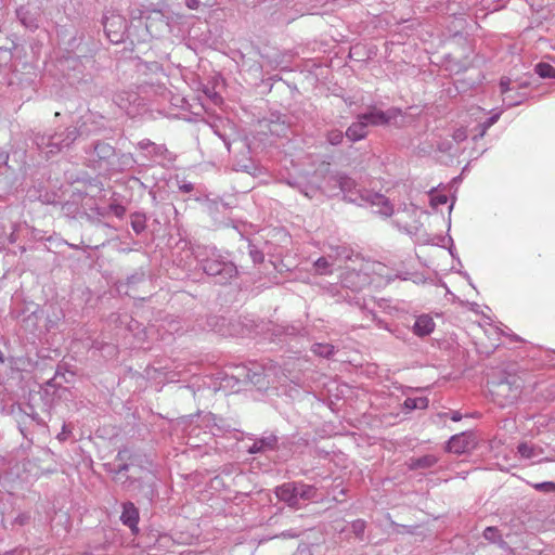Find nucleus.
Returning <instances> with one entry per match:
<instances>
[{"instance_id":"f257e3e1","label":"nucleus","mask_w":555,"mask_h":555,"mask_svg":"<svg viewBox=\"0 0 555 555\" xmlns=\"http://www.w3.org/2000/svg\"><path fill=\"white\" fill-rule=\"evenodd\" d=\"M95 115L91 112L86 113L81 116L80 120L77 121L78 127H68L59 132H44L38 133L35 137V143L42 153L48 157L55 155L70 146L75 140L81 134H89L95 130V127H90L89 124H93Z\"/></svg>"},{"instance_id":"f03ea898","label":"nucleus","mask_w":555,"mask_h":555,"mask_svg":"<svg viewBox=\"0 0 555 555\" xmlns=\"http://www.w3.org/2000/svg\"><path fill=\"white\" fill-rule=\"evenodd\" d=\"M527 85L513 82L509 78L503 77L500 80V92L502 95L503 108H492L488 111V128L495 124L504 108H511L524 103L528 96L524 91Z\"/></svg>"},{"instance_id":"7ed1b4c3","label":"nucleus","mask_w":555,"mask_h":555,"mask_svg":"<svg viewBox=\"0 0 555 555\" xmlns=\"http://www.w3.org/2000/svg\"><path fill=\"white\" fill-rule=\"evenodd\" d=\"M137 21L138 28L144 25V33L138 34L139 41H146L149 38H159L167 33H170V25L162 11L154 10L140 15L133 16V22Z\"/></svg>"},{"instance_id":"20e7f679","label":"nucleus","mask_w":555,"mask_h":555,"mask_svg":"<svg viewBox=\"0 0 555 555\" xmlns=\"http://www.w3.org/2000/svg\"><path fill=\"white\" fill-rule=\"evenodd\" d=\"M204 253L196 251V258L202 264L203 270L208 275L217 276L219 283H225L228 280L236 275V268L232 262H227L221 259L215 250H205L207 258H202Z\"/></svg>"},{"instance_id":"39448f33","label":"nucleus","mask_w":555,"mask_h":555,"mask_svg":"<svg viewBox=\"0 0 555 555\" xmlns=\"http://www.w3.org/2000/svg\"><path fill=\"white\" fill-rule=\"evenodd\" d=\"M103 26L108 40L113 43H119L127 37H135L138 26L132 22L128 26L125 17L116 12H107L103 18Z\"/></svg>"},{"instance_id":"423d86ee","label":"nucleus","mask_w":555,"mask_h":555,"mask_svg":"<svg viewBox=\"0 0 555 555\" xmlns=\"http://www.w3.org/2000/svg\"><path fill=\"white\" fill-rule=\"evenodd\" d=\"M116 156L115 149L105 142H98L89 153V162L94 169L108 171L113 159Z\"/></svg>"},{"instance_id":"0eeeda50","label":"nucleus","mask_w":555,"mask_h":555,"mask_svg":"<svg viewBox=\"0 0 555 555\" xmlns=\"http://www.w3.org/2000/svg\"><path fill=\"white\" fill-rule=\"evenodd\" d=\"M361 197L375 214L390 217L395 211L393 205L384 194L365 191Z\"/></svg>"},{"instance_id":"6e6552de","label":"nucleus","mask_w":555,"mask_h":555,"mask_svg":"<svg viewBox=\"0 0 555 555\" xmlns=\"http://www.w3.org/2000/svg\"><path fill=\"white\" fill-rule=\"evenodd\" d=\"M326 182L328 184H334L333 188L327 185L324 186V192L328 193L330 195H336L338 191L345 195H348L357 186V183L353 179L340 172L328 176Z\"/></svg>"},{"instance_id":"1a4fd4ad","label":"nucleus","mask_w":555,"mask_h":555,"mask_svg":"<svg viewBox=\"0 0 555 555\" xmlns=\"http://www.w3.org/2000/svg\"><path fill=\"white\" fill-rule=\"evenodd\" d=\"M399 114V111L396 108L388 109L387 112L379 111L377 108H373L367 113L361 114V117L367 121V126H380L388 124L391 119H393Z\"/></svg>"},{"instance_id":"9d476101","label":"nucleus","mask_w":555,"mask_h":555,"mask_svg":"<svg viewBox=\"0 0 555 555\" xmlns=\"http://www.w3.org/2000/svg\"><path fill=\"white\" fill-rule=\"evenodd\" d=\"M521 389L520 385L516 384V380L514 382H501L498 385V389L495 391H491V395H504L505 396V402H500V404H512L514 403L520 396Z\"/></svg>"},{"instance_id":"9b49d317","label":"nucleus","mask_w":555,"mask_h":555,"mask_svg":"<svg viewBox=\"0 0 555 555\" xmlns=\"http://www.w3.org/2000/svg\"><path fill=\"white\" fill-rule=\"evenodd\" d=\"M490 336H495V341L488 343V348L491 347L493 350L500 347L502 343H500V338L504 337L505 339H508L511 343L513 341H522L521 337H519L516 334L507 333L502 327H500L496 324H493L490 322V318L488 317V340H490Z\"/></svg>"},{"instance_id":"f8f14e48","label":"nucleus","mask_w":555,"mask_h":555,"mask_svg":"<svg viewBox=\"0 0 555 555\" xmlns=\"http://www.w3.org/2000/svg\"><path fill=\"white\" fill-rule=\"evenodd\" d=\"M517 453L521 459L537 463L553 461L550 457H542L543 449L529 442L519 443L517 447Z\"/></svg>"},{"instance_id":"ddd939ff","label":"nucleus","mask_w":555,"mask_h":555,"mask_svg":"<svg viewBox=\"0 0 555 555\" xmlns=\"http://www.w3.org/2000/svg\"><path fill=\"white\" fill-rule=\"evenodd\" d=\"M276 496L286 502L289 506H298V482H286L278 487L275 490Z\"/></svg>"},{"instance_id":"4468645a","label":"nucleus","mask_w":555,"mask_h":555,"mask_svg":"<svg viewBox=\"0 0 555 555\" xmlns=\"http://www.w3.org/2000/svg\"><path fill=\"white\" fill-rule=\"evenodd\" d=\"M341 255H343V253H340V249L336 248L334 250V254H330L327 256L318 258L313 263L314 272L320 275L332 274L335 261Z\"/></svg>"},{"instance_id":"2eb2a0df","label":"nucleus","mask_w":555,"mask_h":555,"mask_svg":"<svg viewBox=\"0 0 555 555\" xmlns=\"http://www.w3.org/2000/svg\"><path fill=\"white\" fill-rule=\"evenodd\" d=\"M473 447V440L470 435L465 433L454 435L447 444V449L450 452L461 454L467 452Z\"/></svg>"},{"instance_id":"dca6fc26","label":"nucleus","mask_w":555,"mask_h":555,"mask_svg":"<svg viewBox=\"0 0 555 555\" xmlns=\"http://www.w3.org/2000/svg\"><path fill=\"white\" fill-rule=\"evenodd\" d=\"M435 327V321L429 314H421L416 318L412 331L416 336L424 337L431 334Z\"/></svg>"},{"instance_id":"f3484780","label":"nucleus","mask_w":555,"mask_h":555,"mask_svg":"<svg viewBox=\"0 0 555 555\" xmlns=\"http://www.w3.org/2000/svg\"><path fill=\"white\" fill-rule=\"evenodd\" d=\"M120 520L124 525L128 526L132 532L138 531L139 512L133 503H125Z\"/></svg>"},{"instance_id":"a211bd4d","label":"nucleus","mask_w":555,"mask_h":555,"mask_svg":"<svg viewBox=\"0 0 555 555\" xmlns=\"http://www.w3.org/2000/svg\"><path fill=\"white\" fill-rule=\"evenodd\" d=\"M367 135V121H365L361 115L358 116L357 121L352 122L346 130V137L357 142L364 139Z\"/></svg>"},{"instance_id":"6ab92c4d","label":"nucleus","mask_w":555,"mask_h":555,"mask_svg":"<svg viewBox=\"0 0 555 555\" xmlns=\"http://www.w3.org/2000/svg\"><path fill=\"white\" fill-rule=\"evenodd\" d=\"M134 159L131 154H120L113 159L108 172L124 171L133 166Z\"/></svg>"},{"instance_id":"aec40b11","label":"nucleus","mask_w":555,"mask_h":555,"mask_svg":"<svg viewBox=\"0 0 555 555\" xmlns=\"http://www.w3.org/2000/svg\"><path fill=\"white\" fill-rule=\"evenodd\" d=\"M17 17L21 23L29 29H36L38 27V18L37 13L30 12V10L26 7H21L16 11Z\"/></svg>"},{"instance_id":"412c9836","label":"nucleus","mask_w":555,"mask_h":555,"mask_svg":"<svg viewBox=\"0 0 555 555\" xmlns=\"http://www.w3.org/2000/svg\"><path fill=\"white\" fill-rule=\"evenodd\" d=\"M249 155V149L247 147L246 153L243 155L242 159H237L234 163V169L236 171H245L248 173H251L256 170V166L253 162V159L248 156Z\"/></svg>"},{"instance_id":"4be33fe9","label":"nucleus","mask_w":555,"mask_h":555,"mask_svg":"<svg viewBox=\"0 0 555 555\" xmlns=\"http://www.w3.org/2000/svg\"><path fill=\"white\" fill-rule=\"evenodd\" d=\"M403 406L408 411L424 410L428 406V399L426 397L406 398Z\"/></svg>"},{"instance_id":"5701e85b","label":"nucleus","mask_w":555,"mask_h":555,"mask_svg":"<svg viewBox=\"0 0 555 555\" xmlns=\"http://www.w3.org/2000/svg\"><path fill=\"white\" fill-rule=\"evenodd\" d=\"M437 463V457L435 455L428 454L422 457L411 460L410 467L412 469L417 468H429Z\"/></svg>"},{"instance_id":"b1692460","label":"nucleus","mask_w":555,"mask_h":555,"mask_svg":"<svg viewBox=\"0 0 555 555\" xmlns=\"http://www.w3.org/2000/svg\"><path fill=\"white\" fill-rule=\"evenodd\" d=\"M317 489L313 486L298 482V505L300 501H308L315 499Z\"/></svg>"},{"instance_id":"393cba45","label":"nucleus","mask_w":555,"mask_h":555,"mask_svg":"<svg viewBox=\"0 0 555 555\" xmlns=\"http://www.w3.org/2000/svg\"><path fill=\"white\" fill-rule=\"evenodd\" d=\"M534 72L541 78L555 79V67L548 63H538L534 67Z\"/></svg>"},{"instance_id":"a878e982","label":"nucleus","mask_w":555,"mask_h":555,"mask_svg":"<svg viewBox=\"0 0 555 555\" xmlns=\"http://www.w3.org/2000/svg\"><path fill=\"white\" fill-rule=\"evenodd\" d=\"M334 346L330 344H314L312 346V351L324 358H330L332 354H334Z\"/></svg>"},{"instance_id":"bb28decb","label":"nucleus","mask_w":555,"mask_h":555,"mask_svg":"<svg viewBox=\"0 0 555 555\" xmlns=\"http://www.w3.org/2000/svg\"><path fill=\"white\" fill-rule=\"evenodd\" d=\"M131 228L137 234L143 232L146 228V219L143 215L134 214L131 216Z\"/></svg>"},{"instance_id":"cd10ccee","label":"nucleus","mask_w":555,"mask_h":555,"mask_svg":"<svg viewBox=\"0 0 555 555\" xmlns=\"http://www.w3.org/2000/svg\"><path fill=\"white\" fill-rule=\"evenodd\" d=\"M343 139H344V133H343V131H340L338 129L331 130L326 134V141L331 145H338V144H340L343 142Z\"/></svg>"},{"instance_id":"c85d7f7f","label":"nucleus","mask_w":555,"mask_h":555,"mask_svg":"<svg viewBox=\"0 0 555 555\" xmlns=\"http://www.w3.org/2000/svg\"><path fill=\"white\" fill-rule=\"evenodd\" d=\"M532 488L539 492L551 493L555 492V482L554 481H542L537 483H531Z\"/></svg>"},{"instance_id":"c756f323","label":"nucleus","mask_w":555,"mask_h":555,"mask_svg":"<svg viewBox=\"0 0 555 555\" xmlns=\"http://www.w3.org/2000/svg\"><path fill=\"white\" fill-rule=\"evenodd\" d=\"M448 203V196L446 194H441L435 191L430 192V205L434 208L439 207L440 205H444Z\"/></svg>"},{"instance_id":"7c9ffc66","label":"nucleus","mask_w":555,"mask_h":555,"mask_svg":"<svg viewBox=\"0 0 555 555\" xmlns=\"http://www.w3.org/2000/svg\"><path fill=\"white\" fill-rule=\"evenodd\" d=\"M204 93L215 105H219L222 101L221 96L214 89L206 88Z\"/></svg>"},{"instance_id":"2f4dec72","label":"nucleus","mask_w":555,"mask_h":555,"mask_svg":"<svg viewBox=\"0 0 555 555\" xmlns=\"http://www.w3.org/2000/svg\"><path fill=\"white\" fill-rule=\"evenodd\" d=\"M365 529V522L364 520L357 519L352 522V530L357 535L363 534Z\"/></svg>"},{"instance_id":"473e14b6","label":"nucleus","mask_w":555,"mask_h":555,"mask_svg":"<svg viewBox=\"0 0 555 555\" xmlns=\"http://www.w3.org/2000/svg\"><path fill=\"white\" fill-rule=\"evenodd\" d=\"M468 137V132H467V129L465 128H459L454 131L453 133V139L456 141V142H462L464 141L466 138Z\"/></svg>"},{"instance_id":"72a5a7b5","label":"nucleus","mask_w":555,"mask_h":555,"mask_svg":"<svg viewBox=\"0 0 555 555\" xmlns=\"http://www.w3.org/2000/svg\"><path fill=\"white\" fill-rule=\"evenodd\" d=\"M260 443L264 447V449H273L276 443V437L270 436V437L260 439Z\"/></svg>"},{"instance_id":"f704fd0d","label":"nucleus","mask_w":555,"mask_h":555,"mask_svg":"<svg viewBox=\"0 0 555 555\" xmlns=\"http://www.w3.org/2000/svg\"><path fill=\"white\" fill-rule=\"evenodd\" d=\"M477 132L475 134H472L473 140H477L478 138H482L486 133V124L479 122L476 127Z\"/></svg>"},{"instance_id":"c9c22d12","label":"nucleus","mask_w":555,"mask_h":555,"mask_svg":"<svg viewBox=\"0 0 555 555\" xmlns=\"http://www.w3.org/2000/svg\"><path fill=\"white\" fill-rule=\"evenodd\" d=\"M168 151L164 145H156L154 143L153 150L150 151V154H153L155 156H163Z\"/></svg>"},{"instance_id":"e433bc0d","label":"nucleus","mask_w":555,"mask_h":555,"mask_svg":"<svg viewBox=\"0 0 555 555\" xmlns=\"http://www.w3.org/2000/svg\"><path fill=\"white\" fill-rule=\"evenodd\" d=\"M153 146H154V143L151 142L150 140H142L139 142V147L141 150H146L150 152L151 150H153Z\"/></svg>"},{"instance_id":"4c0bfd02","label":"nucleus","mask_w":555,"mask_h":555,"mask_svg":"<svg viewBox=\"0 0 555 555\" xmlns=\"http://www.w3.org/2000/svg\"><path fill=\"white\" fill-rule=\"evenodd\" d=\"M264 447L260 443V440L259 441H256L249 449V452L250 453H258V452H261V451H264Z\"/></svg>"},{"instance_id":"58836bf2","label":"nucleus","mask_w":555,"mask_h":555,"mask_svg":"<svg viewBox=\"0 0 555 555\" xmlns=\"http://www.w3.org/2000/svg\"><path fill=\"white\" fill-rule=\"evenodd\" d=\"M201 0H185V4L191 10L198 9Z\"/></svg>"},{"instance_id":"ea45409f","label":"nucleus","mask_w":555,"mask_h":555,"mask_svg":"<svg viewBox=\"0 0 555 555\" xmlns=\"http://www.w3.org/2000/svg\"><path fill=\"white\" fill-rule=\"evenodd\" d=\"M179 189L184 193H189L193 190V184L191 182H183L179 185Z\"/></svg>"},{"instance_id":"a19ab883","label":"nucleus","mask_w":555,"mask_h":555,"mask_svg":"<svg viewBox=\"0 0 555 555\" xmlns=\"http://www.w3.org/2000/svg\"><path fill=\"white\" fill-rule=\"evenodd\" d=\"M302 194H305L307 197H313L317 190L313 188H306V189H299Z\"/></svg>"},{"instance_id":"79ce46f5","label":"nucleus","mask_w":555,"mask_h":555,"mask_svg":"<svg viewBox=\"0 0 555 555\" xmlns=\"http://www.w3.org/2000/svg\"><path fill=\"white\" fill-rule=\"evenodd\" d=\"M246 378L255 385L259 384L260 382V375L257 373H253V375L247 374Z\"/></svg>"},{"instance_id":"37998d69","label":"nucleus","mask_w":555,"mask_h":555,"mask_svg":"<svg viewBox=\"0 0 555 555\" xmlns=\"http://www.w3.org/2000/svg\"><path fill=\"white\" fill-rule=\"evenodd\" d=\"M250 255H251L253 260H254L255 262L261 261V260H262V257H263V256H262V254H261L260 251H257V250H255V251H254V250H250Z\"/></svg>"},{"instance_id":"c03bdc74","label":"nucleus","mask_w":555,"mask_h":555,"mask_svg":"<svg viewBox=\"0 0 555 555\" xmlns=\"http://www.w3.org/2000/svg\"><path fill=\"white\" fill-rule=\"evenodd\" d=\"M487 531H488V541H490V540L493 539V537H494V534L496 532V528L488 526Z\"/></svg>"},{"instance_id":"a18cd8bd","label":"nucleus","mask_w":555,"mask_h":555,"mask_svg":"<svg viewBox=\"0 0 555 555\" xmlns=\"http://www.w3.org/2000/svg\"><path fill=\"white\" fill-rule=\"evenodd\" d=\"M281 535L283 538H296V537L299 535V533L295 532V531H284V532L281 533Z\"/></svg>"},{"instance_id":"49530a36","label":"nucleus","mask_w":555,"mask_h":555,"mask_svg":"<svg viewBox=\"0 0 555 555\" xmlns=\"http://www.w3.org/2000/svg\"><path fill=\"white\" fill-rule=\"evenodd\" d=\"M450 418L453 421V422H459L462 420V414L457 411H454L451 413V416Z\"/></svg>"},{"instance_id":"de8ad7c7","label":"nucleus","mask_w":555,"mask_h":555,"mask_svg":"<svg viewBox=\"0 0 555 555\" xmlns=\"http://www.w3.org/2000/svg\"><path fill=\"white\" fill-rule=\"evenodd\" d=\"M3 555H28V552L26 550H21V551L8 552Z\"/></svg>"},{"instance_id":"09e8293b","label":"nucleus","mask_w":555,"mask_h":555,"mask_svg":"<svg viewBox=\"0 0 555 555\" xmlns=\"http://www.w3.org/2000/svg\"><path fill=\"white\" fill-rule=\"evenodd\" d=\"M28 520V516L26 515H20L16 517L15 522H18L20 525H24Z\"/></svg>"},{"instance_id":"8fccbe9b","label":"nucleus","mask_w":555,"mask_h":555,"mask_svg":"<svg viewBox=\"0 0 555 555\" xmlns=\"http://www.w3.org/2000/svg\"><path fill=\"white\" fill-rule=\"evenodd\" d=\"M405 209L411 211V212H413V214H415L417 211V209L413 205H411L410 207L405 206Z\"/></svg>"},{"instance_id":"3c124183","label":"nucleus","mask_w":555,"mask_h":555,"mask_svg":"<svg viewBox=\"0 0 555 555\" xmlns=\"http://www.w3.org/2000/svg\"><path fill=\"white\" fill-rule=\"evenodd\" d=\"M128 469V465L127 464H124L119 467L118 469V474L121 473L122 470H127Z\"/></svg>"},{"instance_id":"603ef678","label":"nucleus","mask_w":555,"mask_h":555,"mask_svg":"<svg viewBox=\"0 0 555 555\" xmlns=\"http://www.w3.org/2000/svg\"><path fill=\"white\" fill-rule=\"evenodd\" d=\"M0 363H4V356L2 351H0Z\"/></svg>"},{"instance_id":"864d4df0","label":"nucleus","mask_w":555,"mask_h":555,"mask_svg":"<svg viewBox=\"0 0 555 555\" xmlns=\"http://www.w3.org/2000/svg\"><path fill=\"white\" fill-rule=\"evenodd\" d=\"M28 416H30L34 421H37V416H38V415H37V414H35V413H31V414H28Z\"/></svg>"},{"instance_id":"5fc2aeb1","label":"nucleus","mask_w":555,"mask_h":555,"mask_svg":"<svg viewBox=\"0 0 555 555\" xmlns=\"http://www.w3.org/2000/svg\"><path fill=\"white\" fill-rule=\"evenodd\" d=\"M234 143H237V141H235ZM238 144H241L243 147H247V145L243 141H238Z\"/></svg>"},{"instance_id":"6e6d98bb","label":"nucleus","mask_w":555,"mask_h":555,"mask_svg":"<svg viewBox=\"0 0 555 555\" xmlns=\"http://www.w3.org/2000/svg\"><path fill=\"white\" fill-rule=\"evenodd\" d=\"M134 280H135V278H134V276H131V278L128 280V283H129V284H130V283H133V282H134Z\"/></svg>"},{"instance_id":"4d7b16f0","label":"nucleus","mask_w":555,"mask_h":555,"mask_svg":"<svg viewBox=\"0 0 555 555\" xmlns=\"http://www.w3.org/2000/svg\"><path fill=\"white\" fill-rule=\"evenodd\" d=\"M223 141H224V143H225V145H227L228 150H230V143H229L228 141H225V139H223Z\"/></svg>"},{"instance_id":"13d9d810","label":"nucleus","mask_w":555,"mask_h":555,"mask_svg":"<svg viewBox=\"0 0 555 555\" xmlns=\"http://www.w3.org/2000/svg\"><path fill=\"white\" fill-rule=\"evenodd\" d=\"M64 429H65V427L63 428V430H64ZM62 436H64V431H63V433H61V435H57V438L63 439V438H62Z\"/></svg>"},{"instance_id":"bf43d9fd","label":"nucleus","mask_w":555,"mask_h":555,"mask_svg":"<svg viewBox=\"0 0 555 555\" xmlns=\"http://www.w3.org/2000/svg\"><path fill=\"white\" fill-rule=\"evenodd\" d=\"M64 429H65V427L63 428V430H64ZM62 436H64V431H63V433H61V435H57V438L63 439V438H62Z\"/></svg>"},{"instance_id":"052dcab7","label":"nucleus","mask_w":555,"mask_h":555,"mask_svg":"<svg viewBox=\"0 0 555 555\" xmlns=\"http://www.w3.org/2000/svg\"><path fill=\"white\" fill-rule=\"evenodd\" d=\"M124 212V209L117 210V215L120 216Z\"/></svg>"},{"instance_id":"680f3d73","label":"nucleus","mask_w":555,"mask_h":555,"mask_svg":"<svg viewBox=\"0 0 555 555\" xmlns=\"http://www.w3.org/2000/svg\"><path fill=\"white\" fill-rule=\"evenodd\" d=\"M206 417H207L208 420H210V418H214V415L208 414Z\"/></svg>"},{"instance_id":"e2e57ef3","label":"nucleus","mask_w":555,"mask_h":555,"mask_svg":"<svg viewBox=\"0 0 555 555\" xmlns=\"http://www.w3.org/2000/svg\"><path fill=\"white\" fill-rule=\"evenodd\" d=\"M116 103L119 105V107H121V108H124V107H125L121 103H119V102H117V101H116Z\"/></svg>"},{"instance_id":"0e129e2a","label":"nucleus","mask_w":555,"mask_h":555,"mask_svg":"<svg viewBox=\"0 0 555 555\" xmlns=\"http://www.w3.org/2000/svg\"><path fill=\"white\" fill-rule=\"evenodd\" d=\"M343 253H344V254H347V250H346V249H343ZM345 258H348V255H345Z\"/></svg>"}]
</instances>
